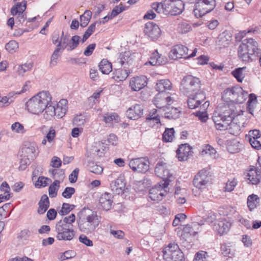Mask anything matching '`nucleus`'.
I'll return each mask as SVG.
<instances>
[{"label":"nucleus","instance_id":"1","mask_svg":"<svg viewBox=\"0 0 261 261\" xmlns=\"http://www.w3.org/2000/svg\"><path fill=\"white\" fill-rule=\"evenodd\" d=\"M234 108V106L231 105L225 107V110L215 111L212 118L217 129H228L230 134L237 136L241 130L240 126L233 122V119L237 116L243 115V111L240 108L236 111Z\"/></svg>","mask_w":261,"mask_h":261},{"label":"nucleus","instance_id":"2","mask_svg":"<svg viewBox=\"0 0 261 261\" xmlns=\"http://www.w3.org/2000/svg\"><path fill=\"white\" fill-rule=\"evenodd\" d=\"M52 97L48 91H42L31 98L26 103L29 112L35 115L42 113L45 107L51 103Z\"/></svg>","mask_w":261,"mask_h":261},{"label":"nucleus","instance_id":"3","mask_svg":"<svg viewBox=\"0 0 261 261\" xmlns=\"http://www.w3.org/2000/svg\"><path fill=\"white\" fill-rule=\"evenodd\" d=\"M248 96V93L239 86H232L226 89L222 93V99L224 101L228 103L225 105L221 110H225V107H228L233 105L234 106V109L236 111L238 110L234 103H243L247 98Z\"/></svg>","mask_w":261,"mask_h":261},{"label":"nucleus","instance_id":"4","mask_svg":"<svg viewBox=\"0 0 261 261\" xmlns=\"http://www.w3.org/2000/svg\"><path fill=\"white\" fill-rule=\"evenodd\" d=\"M238 57L243 62H250L253 57L258 56L259 51L257 42L252 38L243 40L238 50Z\"/></svg>","mask_w":261,"mask_h":261},{"label":"nucleus","instance_id":"5","mask_svg":"<svg viewBox=\"0 0 261 261\" xmlns=\"http://www.w3.org/2000/svg\"><path fill=\"white\" fill-rule=\"evenodd\" d=\"M201 88V81L199 78L191 75L184 77L181 81L180 91L188 97L197 94Z\"/></svg>","mask_w":261,"mask_h":261},{"label":"nucleus","instance_id":"6","mask_svg":"<svg viewBox=\"0 0 261 261\" xmlns=\"http://www.w3.org/2000/svg\"><path fill=\"white\" fill-rule=\"evenodd\" d=\"M163 253L166 261H185L184 253L175 243L169 244L163 249Z\"/></svg>","mask_w":261,"mask_h":261},{"label":"nucleus","instance_id":"7","mask_svg":"<svg viewBox=\"0 0 261 261\" xmlns=\"http://www.w3.org/2000/svg\"><path fill=\"white\" fill-rule=\"evenodd\" d=\"M215 0H197L193 13L196 18H200L210 13L215 8Z\"/></svg>","mask_w":261,"mask_h":261},{"label":"nucleus","instance_id":"8","mask_svg":"<svg viewBox=\"0 0 261 261\" xmlns=\"http://www.w3.org/2000/svg\"><path fill=\"white\" fill-rule=\"evenodd\" d=\"M56 238L59 240L70 241L74 236L72 225L64 224V222H58L55 226Z\"/></svg>","mask_w":261,"mask_h":261},{"label":"nucleus","instance_id":"9","mask_svg":"<svg viewBox=\"0 0 261 261\" xmlns=\"http://www.w3.org/2000/svg\"><path fill=\"white\" fill-rule=\"evenodd\" d=\"M80 37L75 35L72 37L71 40H69V37L64 35V32L62 31L60 41L57 44L56 48L63 51L65 48L67 51H71L76 48L79 44Z\"/></svg>","mask_w":261,"mask_h":261},{"label":"nucleus","instance_id":"10","mask_svg":"<svg viewBox=\"0 0 261 261\" xmlns=\"http://www.w3.org/2000/svg\"><path fill=\"white\" fill-rule=\"evenodd\" d=\"M188 51L189 49L186 46L177 44L172 47L169 53V57L172 60L192 58L196 56L197 48H195L190 54H189Z\"/></svg>","mask_w":261,"mask_h":261},{"label":"nucleus","instance_id":"11","mask_svg":"<svg viewBox=\"0 0 261 261\" xmlns=\"http://www.w3.org/2000/svg\"><path fill=\"white\" fill-rule=\"evenodd\" d=\"M165 14L176 16L184 10V3L181 0H165Z\"/></svg>","mask_w":261,"mask_h":261},{"label":"nucleus","instance_id":"12","mask_svg":"<svg viewBox=\"0 0 261 261\" xmlns=\"http://www.w3.org/2000/svg\"><path fill=\"white\" fill-rule=\"evenodd\" d=\"M169 185L168 180L160 181L149 191V197L153 201H160L167 194L165 188Z\"/></svg>","mask_w":261,"mask_h":261},{"label":"nucleus","instance_id":"13","mask_svg":"<svg viewBox=\"0 0 261 261\" xmlns=\"http://www.w3.org/2000/svg\"><path fill=\"white\" fill-rule=\"evenodd\" d=\"M129 166L134 172L145 173L149 169V161L146 158H136L131 160Z\"/></svg>","mask_w":261,"mask_h":261},{"label":"nucleus","instance_id":"14","mask_svg":"<svg viewBox=\"0 0 261 261\" xmlns=\"http://www.w3.org/2000/svg\"><path fill=\"white\" fill-rule=\"evenodd\" d=\"M78 219L98 225L99 221L96 212L89 208H82L78 214Z\"/></svg>","mask_w":261,"mask_h":261},{"label":"nucleus","instance_id":"15","mask_svg":"<svg viewBox=\"0 0 261 261\" xmlns=\"http://www.w3.org/2000/svg\"><path fill=\"white\" fill-rule=\"evenodd\" d=\"M210 172L205 169L200 170L195 176L193 182L194 186L199 189L206 188V185L210 181Z\"/></svg>","mask_w":261,"mask_h":261},{"label":"nucleus","instance_id":"16","mask_svg":"<svg viewBox=\"0 0 261 261\" xmlns=\"http://www.w3.org/2000/svg\"><path fill=\"white\" fill-rule=\"evenodd\" d=\"M173 100L168 93H161L156 95L154 98L153 102L158 109L167 108V105H170L173 102Z\"/></svg>","mask_w":261,"mask_h":261},{"label":"nucleus","instance_id":"17","mask_svg":"<svg viewBox=\"0 0 261 261\" xmlns=\"http://www.w3.org/2000/svg\"><path fill=\"white\" fill-rule=\"evenodd\" d=\"M231 224L224 218L217 219L213 225V229L220 236L227 232Z\"/></svg>","mask_w":261,"mask_h":261},{"label":"nucleus","instance_id":"18","mask_svg":"<svg viewBox=\"0 0 261 261\" xmlns=\"http://www.w3.org/2000/svg\"><path fill=\"white\" fill-rule=\"evenodd\" d=\"M144 33L152 40L157 39L161 35V31L158 25L153 22H147L144 29Z\"/></svg>","mask_w":261,"mask_h":261},{"label":"nucleus","instance_id":"19","mask_svg":"<svg viewBox=\"0 0 261 261\" xmlns=\"http://www.w3.org/2000/svg\"><path fill=\"white\" fill-rule=\"evenodd\" d=\"M147 79L145 76L132 77L129 81V86L134 91H139L147 85Z\"/></svg>","mask_w":261,"mask_h":261},{"label":"nucleus","instance_id":"20","mask_svg":"<svg viewBox=\"0 0 261 261\" xmlns=\"http://www.w3.org/2000/svg\"><path fill=\"white\" fill-rule=\"evenodd\" d=\"M261 170H258L254 166H250L247 174V179L249 183L257 185L260 182L261 178Z\"/></svg>","mask_w":261,"mask_h":261},{"label":"nucleus","instance_id":"21","mask_svg":"<svg viewBox=\"0 0 261 261\" xmlns=\"http://www.w3.org/2000/svg\"><path fill=\"white\" fill-rule=\"evenodd\" d=\"M37 146L34 143H29L22 147L20 156L25 157L31 160H34L36 155Z\"/></svg>","mask_w":261,"mask_h":261},{"label":"nucleus","instance_id":"22","mask_svg":"<svg viewBox=\"0 0 261 261\" xmlns=\"http://www.w3.org/2000/svg\"><path fill=\"white\" fill-rule=\"evenodd\" d=\"M143 114V109L142 106L136 104L134 106L129 108L126 111L127 117L132 120H136L142 116Z\"/></svg>","mask_w":261,"mask_h":261},{"label":"nucleus","instance_id":"23","mask_svg":"<svg viewBox=\"0 0 261 261\" xmlns=\"http://www.w3.org/2000/svg\"><path fill=\"white\" fill-rule=\"evenodd\" d=\"M113 195L108 192H105L100 195L99 203L103 210L108 211L111 208L113 202Z\"/></svg>","mask_w":261,"mask_h":261},{"label":"nucleus","instance_id":"24","mask_svg":"<svg viewBox=\"0 0 261 261\" xmlns=\"http://www.w3.org/2000/svg\"><path fill=\"white\" fill-rule=\"evenodd\" d=\"M205 99V94L202 93H197L192 96L189 97L187 103L190 109H193L198 107L201 101Z\"/></svg>","mask_w":261,"mask_h":261},{"label":"nucleus","instance_id":"25","mask_svg":"<svg viewBox=\"0 0 261 261\" xmlns=\"http://www.w3.org/2000/svg\"><path fill=\"white\" fill-rule=\"evenodd\" d=\"M191 153V148L187 144L180 145L176 151L177 157L180 161L187 160Z\"/></svg>","mask_w":261,"mask_h":261},{"label":"nucleus","instance_id":"26","mask_svg":"<svg viewBox=\"0 0 261 261\" xmlns=\"http://www.w3.org/2000/svg\"><path fill=\"white\" fill-rule=\"evenodd\" d=\"M203 224V223L193 222L186 225L183 228L182 236L185 237L195 236L198 233L199 226Z\"/></svg>","mask_w":261,"mask_h":261},{"label":"nucleus","instance_id":"27","mask_svg":"<svg viewBox=\"0 0 261 261\" xmlns=\"http://www.w3.org/2000/svg\"><path fill=\"white\" fill-rule=\"evenodd\" d=\"M79 229L86 233H91L94 231L98 225L77 219Z\"/></svg>","mask_w":261,"mask_h":261},{"label":"nucleus","instance_id":"28","mask_svg":"<svg viewBox=\"0 0 261 261\" xmlns=\"http://www.w3.org/2000/svg\"><path fill=\"white\" fill-rule=\"evenodd\" d=\"M155 89L159 93H167L166 91L172 89V83L167 79L158 80L156 83Z\"/></svg>","mask_w":261,"mask_h":261},{"label":"nucleus","instance_id":"29","mask_svg":"<svg viewBox=\"0 0 261 261\" xmlns=\"http://www.w3.org/2000/svg\"><path fill=\"white\" fill-rule=\"evenodd\" d=\"M27 7V1H23L21 3H17L11 9V14L15 15L18 14V17L24 20L23 13Z\"/></svg>","mask_w":261,"mask_h":261},{"label":"nucleus","instance_id":"30","mask_svg":"<svg viewBox=\"0 0 261 261\" xmlns=\"http://www.w3.org/2000/svg\"><path fill=\"white\" fill-rule=\"evenodd\" d=\"M67 100L66 99H61L55 107L56 116L58 118H62L66 114L67 111Z\"/></svg>","mask_w":261,"mask_h":261},{"label":"nucleus","instance_id":"31","mask_svg":"<svg viewBox=\"0 0 261 261\" xmlns=\"http://www.w3.org/2000/svg\"><path fill=\"white\" fill-rule=\"evenodd\" d=\"M39 207L37 212L39 214H43L49 206L48 197L46 194L43 195L38 202Z\"/></svg>","mask_w":261,"mask_h":261},{"label":"nucleus","instance_id":"32","mask_svg":"<svg viewBox=\"0 0 261 261\" xmlns=\"http://www.w3.org/2000/svg\"><path fill=\"white\" fill-rule=\"evenodd\" d=\"M220 252L224 256L228 257H232L234 254V251L232 249L230 243H223L221 244Z\"/></svg>","mask_w":261,"mask_h":261},{"label":"nucleus","instance_id":"33","mask_svg":"<svg viewBox=\"0 0 261 261\" xmlns=\"http://www.w3.org/2000/svg\"><path fill=\"white\" fill-rule=\"evenodd\" d=\"M165 113V117L169 119H175L178 118L180 115V111L176 108L171 107V108L167 107L164 110Z\"/></svg>","mask_w":261,"mask_h":261},{"label":"nucleus","instance_id":"34","mask_svg":"<svg viewBox=\"0 0 261 261\" xmlns=\"http://www.w3.org/2000/svg\"><path fill=\"white\" fill-rule=\"evenodd\" d=\"M56 136V131L55 130V127L51 126L48 129V132L42 140L41 144L43 145H45L48 142L49 143L53 142L55 140V138Z\"/></svg>","mask_w":261,"mask_h":261},{"label":"nucleus","instance_id":"35","mask_svg":"<svg viewBox=\"0 0 261 261\" xmlns=\"http://www.w3.org/2000/svg\"><path fill=\"white\" fill-rule=\"evenodd\" d=\"M99 68L102 73L108 74L112 71V65L107 59H103L99 63Z\"/></svg>","mask_w":261,"mask_h":261},{"label":"nucleus","instance_id":"36","mask_svg":"<svg viewBox=\"0 0 261 261\" xmlns=\"http://www.w3.org/2000/svg\"><path fill=\"white\" fill-rule=\"evenodd\" d=\"M164 62L163 58L161 57V55L159 54L157 50H155L151 54L149 61L151 65L153 66L160 65L163 64Z\"/></svg>","mask_w":261,"mask_h":261},{"label":"nucleus","instance_id":"37","mask_svg":"<svg viewBox=\"0 0 261 261\" xmlns=\"http://www.w3.org/2000/svg\"><path fill=\"white\" fill-rule=\"evenodd\" d=\"M113 75V78L116 81H123L128 76L129 72L126 69H118L115 70Z\"/></svg>","mask_w":261,"mask_h":261},{"label":"nucleus","instance_id":"38","mask_svg":"<svg viewBox=\"0 0 261 261\" xmlns=\"http://www.w3.org/2000/svg\"><path fill=\"white\" fill-rule=\"evenodd\" d=\"M45 112L43 114L44 118L47 120H50L54 116H56L55 107L52 105V101L47 105L44 109Z\"/></svg>","mask_w":261,"mask_h":261},{"label":"nucleus","instance_id":"39","mask_svg":"<svg viewBox=\"0 0 261 261\" xmlns=\"http://www.w3.org/2000/svg\"><path fill=\"white\" fill-rule=\"evenodd\" d=\"M259 198L256 195L252 194L247 198V206L250 211L254 210L259 203Z\"/></svg>","mask_w":261,"mask_h":261},{"label":"nucleus","instance_id":"40","mask_svg":"<svg viewBox=\"0 0 261 261\" xmlns=\"http://www.w3.org/2000/svg\"><path fill=\"white\" fill-rule=\"evenodd\" d=\"M130 55L131 54L129 51H125L119 55L118 60L121 66L131 63L132 58Z\"/></svg>","mask_w":261,"mask_h":261},{"label":"nucleus","instance_id":"41","mask_svg":"<svg viewBox=\"0 0 261 261\" xmlns=\"http://www.w3.org/2000/svg\"><path fill=\"white\" fill-rule=\"evenodd\" d=\"M174 133L175 132L173 128H166L162 136L163 142H172L174 138Z\"/></svg>","mask_w":261,"mask_h":261},{"label":"nucleus","instance_id":"42","mask_svg":"<svg viewBox=\"0 0 261 261\" xmlns=\"http://www.w3.org/2000/svg\"><path fill=\"white\" fill-rule=\"evenodd\" d=\"M246 68V67L238 68L232 71V74L237 79L238 82H242V81H243L245 76V73H244V71H245Z\"/></svg>","mask_w":261,"mask_h":261},{"label":"nucleus","instance_id":"43","mask_svg":"<svg viewBox=\"0 0 261 261\" xmlns=\"http://www.w3.org/2000/svg\"><path fill=\"white\" fill-rule=\"evenodd\" d=\"M125 187V183L122 178H118L111 184V187L113 190L119 193L120 191L124 190Z\"/></svg>","mask_w":261,"mask_h":261},{"label":"nucleus","instance_id":"44","mask_svg":"<svg viewBox=\"0 0 261 261\" xmlns=\"http://www.w3.org/2000/svg\"><path fill=\"white\" fill-rule=\"evenodd\" d=\"M49 172L51 173V177L55 180L60 182V180L63 181L65 177L64 170L63 169H56L52 170L51 171H49Z\"/></svg>","mask_w":261,"mask_h":261},{"label":"nucleus","instance_id":"45","mask_svg":"<svg viewBox=\"0 0 261 261\" xmlns=\"http://www.w3.org/2000/svg\"><path fill=\"white\" fill-rule=\"evenodd\" d=\"M88 168L90 172L96 174H101L103 170L102 166L93 162L88 163Z\"/></svg>","mask_w":261,"mask_h":261},{"label":"nucleus","instance_id":"46","mask_svg":"<svg viewBox=\"0 0 261 261\" xmlns=\"http://www.w3.org/2000/svg\"><path fill=\"white\" fill-rule=\"evenodd\" d=\"M62 51L56 48L50 57L49 65L50 67L56 66L61 56Z\"/></svg>","mask_w":261,"mask_h":261},{"label":"nucleus","instance_id":"47","mask_svg":"<svg viewBox=\"0 0 261 261\" xmlns=\"http://www.w3.org/2000/svg\"><path fill=\"white\" fill-rule=\"evenodd\" d=\"M219 38L220 44L223 46H227L231 40V36L228 33L226 32L222 33L219 35Z\"/></svg>","mask_w":261,"mask_h":261},{"label":"nucleus","instance_id":"48","mask_svg":"<svg viewBox=\"0 0 261 261\" xmlns=\"http://www.w3.org/2000/svg\"><path fill=\"white\" fill-rule=\"evenodd\" d=\"M11 129L15 133L18 134H24L26 132L23 125L19 122H16L11 125Z\"/></svg>","mask_w":261,"mask_h":261},{"label":"nucleus","instance_id":"49","mask_svg":"<svg viewBox=\"0 0 261 261\" xmlns=\"http://www.w3.org/2000/svg\"><path fill=\"white\" fill-rule=\"evenodd\" d=\"M60 181L55 180L54 182L49 187L48 193L50 197L54 198L56 197L57 192L60 187Z\"/></svg>","mask_w":261,"mask_h":261},{"label":"nucleus","instance_id":"50","mask_svg":"<svg viewBox=\"0 0 261 261\" xmlns=\"http://www.w3.org/2000/svg\"><path fill=\"white\" fill-rule=\"evenodd\" d=\"M227 149L231 153L239 152L240 150V142L237 140L230 141L227 146Z\"/></svg>","mask_w":261,"mask_h":261},{"label":"nucleus","instance_id":"51","mask_svg":"<svg viewBox=\"0 0 261 261\" xmlns=\"http://www.w3.org/2000/svg\"><path fill=\"white\" fill-rule=\"evenodd\" d=\"M169 166L163 162H159L157 163L155 168V173L158 176H163V173Z\"/></svg>","mask_w":261,"mask_h":261},{"label":"nucleus","instance_id":"52","mask_svg":"<svg viewBox=\"0 0 261 261\" xmlns=\"http://www.w3.org/2000/svg\"><path fill=\"white\" fill-rule=\"evenodd\" d=\"M5 48L10 53L16 51L18 48V43L15 40H11L5 45Z\"/></svg>","mask_w":261,"mask_h":261},{"label":"nucleus","instance_id":"53","mask_svg":"<svg viewBox=\"0 0 261 261\" xmlns=\"http://www.w3.org/2000/svg\"><path fill=\"white\" fill-rule=\"evenodd\" d=\"M75 207L73 204H70L67 203H63L61 210L59 212V214L62 216L68 214Z\"/></svg>","mask_w":261,"mask_h":261},{"label":"nucleus","instance_id":"54","mask_svg":"<svg viewBox=\"0 0 261 261\" xmlns=\"http://www.w3.org/2000/svg\"><path fill=\"white\" fill-rule=\"evenodd\" d=\"M96 28V22L93 23L88 28L85 32L82 39V42H84L94 32Z\"/></svg>","mask_w":261,"mask_h":261},{"label":"nucleus","instance_id":"55","mask_svg":"<svg viewBox=\"0 0 261 261\" xmlns=\"http://www.w3.org/2000/svg\"><path fill=\"white\" fill-rule=\"evenodd\" d=\"M165 0L160 3H154L151 5V8L158 13H163L165 14Z\"/></svg>","mask_w":261,"mask_h":261},{"label":"nucleus","instance_id":"56","mask_svg":"<svg viewBox=\"0 0 261 261\" xmlns=\"http://www.w3.org/2000/svg\"><path fill=\"white\" fill-rule=\"evenodd\" d=\"M238 181L237 179L233 178L232 180H228L226 184L224 189L225 192H231L233 191L237 186Z\"/></svg>","mask_w":261,"mask_h":261},{"label":"nucleus","instance_id":"57","mask_svg":"<svg viewBox=\"0 0 261 261\" xmlns=\"http://www.w3.org/2000/svg\"><path fill=\"white\" fill-rule=\"evenodd\" d=\"M33 66L32 63H25L18 68V72L19 75H23V74L29 70H30Z\"/></svg>","mask_w":261,"mask_h":261},{"label":"nucleus","instance_id":"58","mask_svg":"<svg viewBox=\"0 0 261 261\" xmlns=\"http://www.w3.org/2000/svg\"><path fill=\"white\" fill-rule=\"evenodd\" d=\"M157 110L156 109L152 110L148 114L146 120L148 121L153 120L156 123H160V118L158 115H156Z\"/></svg>","mask_w":261,"mask_h":261},{"label":"nucleus","instance_id":"59","mask_svg":"<svg viewBox=\"0 0 261 261\" xmlns=\"http://www.w3.org/2000/svg\"><path fill=\"white\" fill-rule=\"evenodd\" d=\"M118 118V115L114 113L106 114L103 117V120L107 123H111L114 120L117 122Z\"/></svg>","mask_w":261,"mask_h":261},{"label":"nucleus","instance_id":"60","mask_svg":"<svg viewBox=\"0 0 261 261\" xmlns=\"http://www.w3.org/2000/svg\"><path fill=\"white\" fill-rule=\"evenodd\" d=\"M48 181L51 182V180L49 178L44 176H40L36 181L35 186L38 187H44L47 186Z\"/></svg>","mask_w":261,"mask_h":261},{"label":"nucleus","instance_id":"61","mask_svg":"<svg viewBox=\"0 0 261 261\" xmlns=\"http://www.w3.org/2000/svg\"><path fill=\"white\" fill-rule=\"evenodd\" d=\"M191 26L187 22H181L178 24V31L179 32L184 34L190 31Z\"/></svg>","mask_w":261,"mask_h":261},{"label":"nucleus","instance_id":"62","mask_svg":"<svg viewBox=\"0 0 261 261\" xmlns=\"http://www.w3.org/2000/svg\"><path fill=\"white\" fill-rule=\"evenodd\" d=\"M86 122V116L83 114H80L76 115L73 120L74 124L81 126Z\"/></svg>","mask_w":261,"mask_h":261},{"label":"nucleus","instance_id":"63","mask_svg":"<svg viewBox=\"0 0 261 261\" xmlns=\"http://www.w3.org/2000/svg\"><path fill=\"white\" fill-rule=\"evenodd\" d=\"M20 165L19 167V170H24L31 163L30 159L25 157L20 156Z\"/></svg>","mask_w":261,"mask_h":261},{"label":"nucleus","instance_id":"64","mask_svg":"<svg viewBox=\"0 0 261 261\" xmlns=\"http://www.w3.org/2000/svg\"><path fill=\"white\" fill-rule=\"evenodd\" d=\"M124 10L125 7L123 6L122 4H120L119 5L116 6L112 11L111 14V19L116 17Z\"/></svg>","mask_w":261,"mask_h":261}]
</instances>
